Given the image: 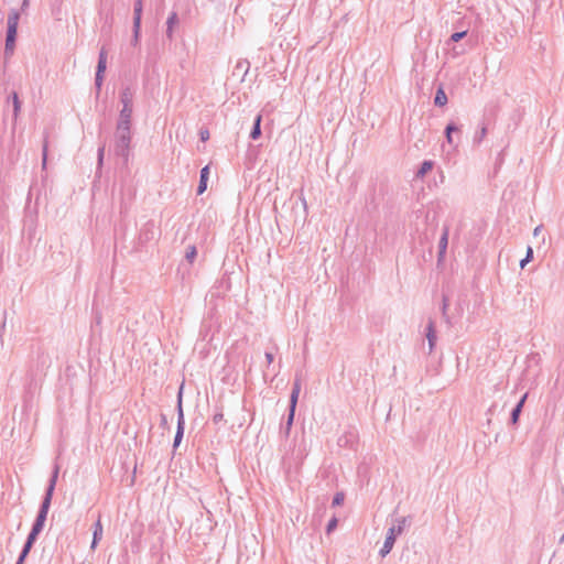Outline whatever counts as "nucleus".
<instances>
[{
    "label": "nucleus",
    "mask_w": 564,
    "mask_h": 564,
    "mask_svg": "<svg viewBox=\"0 0 564 564\" xmlns=\"http://www.w3.org/2000/svg\"><path fill=\"white\" fill-rule=\"evenodd\" d=\"M449 133L460 134V126L457 124L455 121H449L445 127L444 134H449Z\"/></svg>",
    "instance_id": "393cba45"
},
{
    "label": "nucleus",
    "mask_w": 564,
    "mask_h": 564,
    "mask_svg": "<svg viewBox=\"0 0 564 564\" xmlns=\"http://www.w3.org/2000/svg\"><path fill=\"white\" fill-rule=\"evenodd\" d=\"M161 423L165 425L167 423L165 415H161Z\"/></svg>",
    "instance_id": "49530a36"
},
{
    "label": "nucleus",
    "mask_w": 564,
    "mask_h": 564,
    "mask_svg": "<svg viewBox=\"0 0 564 564\" xmlns=\"http://www.w3.org/2000/svg\"><path fill=\"white\" fill-rule=\"evenodd\" d=\"M107 68V51L105 46H102L99 51L98 55V63L96 67V74H95V86L97 90L99 91L101 89L102 83H104V74Z\"/></svg>",
    "instance_id": "6e6552de"
},
{
    "label": "nucleus",
    "mask_w": 564,
    "mask_h": 564,
    "mask_svg": "<svg viewBox=\"0 0 564 564\" xmlns=\"http://www.w3.org/2000/svg\"><path fill=\"white\" fill-rule=\"evenodd\" d=\"M301 200H302L304 209H306L307 208V204H306L305 197L301 196Z\"/></svg>",
    "instance_id": "c03bdc74"
},
{
    "label": "nucleus",
    "mask_w": 564,
    "mask_h": 564,
    "mask_svg": "<svg viewBox=\"0 0 564 564\" xmlns=\"http://www.w3.org/2000/svg\"><path fill=\"white\" fill-rule=\"evenodd\" d=\"M487 134V128L485 126H482L478 131H476L474 138H473V143L475 145H479L481 143V141L484 140V138L486 137Z\"/></svg>",
    "instance_id": "b1692460"
},
{
    "label": "nucleus",
    "mask_w": 564,
    "mask_h": 564,
    "mask_svg": "<svg viewBox=\"0 0 564 564\" xmlns=\"http://www.w3.org/2000/svg\"><path fill=\"white\" fill-rule=\"evenodd\" d=\"M446 141L448 144L456 147L457 144L454 142V137L452 133L445 134Z\"/></svg>",
    "instance_id": "58836bf2"
},
{
    "label": "nucleus",
    "mask_w": 564,
    "mask_h": 564,
    "mask_svg": "<svg viewBox=\"0 0 564 564\" xmlns=\"http://www.w3.org/2000/svg\"><path fill=\"white\" fill-rule=\"evenodd\" d=\"M210 169L209 165H205L199 173V183L197 186V195H202L207 189L208 178Z\"/></svg>",
    "instance_id": "9d476101"
},
{
    "label": "nucleus",
    "mask_w": 564,
    "mask_h": 564,
    "mask_svg": "<svg viewBox=\"0 0 564 564\" xmlns=\"http://www.w3.org/2000/svg\"><path fill=\"white\" fill-rule=\"evenodd\" d=\"M196 256H197L196 247L194 245L188 246L187 249H186L185 259L189 263H192L194 261V259L196 258Z\"/></svg>",
    "instance_id": "bb28decb"
},
{
    "label": "nucleus",
    "mask_w": 564,
    "mask_h": 564,
    "mask_svg": "<svg viewBox=\"0 0 564 564\" xmlns=\"http://www.w3.org/2000/svg\"><path fill=\"white\" fill-rule=\"evenodd\" d=\"M104 155H105V145H101V147L98 148V151H97V165H98V167L102 166Z\"/></svg>",
    "instance_id": "72a5a7b5"
},
{
    "label": "nucleus",
    "mask_w": 564,
    "mask_h": 564,
    "mask_svg": "<svg viewBox=\"0 0 564 564\" xmlns=\"http://www.w3.org/2000/svg\"><path fill=\"white\" fill-rule=\"evenodd\" d=\"M143 12V0H135L133 4V23H141Z\"/></svg>",
    "instance_id": "6ab92c4d"
},
{
    "label": "nucleus",
    "mask_w": 564,
    "mask_h": 564,
    "mask_svg": "<svg viewBox=\"0 0 564 564\" xmlns=\"http://www.w3.org/2000/svg\"><path fill=\"white\" fill-rule=\"evenodd\" d=\"M337 524H338V520L337 518L334 516L327 523L326 525V533L327 534H330L336 528H337Z\"/></svg>",
    "instance_id": "2f4dec72"
},
{
    "label": "nucleus",
    "mask_w": 564,
    "mask_h": 564,
    "mask_svg": "<svg viewBox=\"0 0 564 564\" xmlns=\"http://www.w3.org/2000/svg\"><path fill=\"white\" fill-rule=\"evenodd\" d=\"M57 477H58V466H55V468L50 477L48 485L45 489L44 497L42 499V502L40 505V508H39V511H37V514L35 518V520L41 521L43 523H45L46 518H47V513H48V510L51 507L52 497H53V494L55 490Z\"/></svg>",
    "instance_id": "20e7f679"
},
{
    "label": "nucleus",
    "mask_w": 564,
    "mask_h": 564,
    "mask_svg": "<svg viewBox=\"0 0 564 564\" xmlns=\"http://www.w3.org/2000/svg\"><path fill=\"white\" fill-rule=\"evenodd\" d=\"M29 7V0H23L21 4V10L24 11Z\"/></svg>",
    "instance_id": "79ce46f5"
},
{
    "label": "nucleus",
    "mask_w": 564,
    "mask_h": 564,
    "mask_svg": "<svg viewBox=\"0 0 564 564\" xmlns=\"http://www.w3.org/2000/svg\"><path fill=\"white\" fill-rule=\"evenodd\" d=\"M141 23H133L131 44L137 46L140 42Z\"/></svg>",
    "instance_id": "4be33fe9"
},
{
    "label": "nucleus",
    "mask_w": 564,
    "mask_h": 564,
    "mask_svg": "<svg viewBox=\"0 0 564 564\" xmlns=\"http://www.w3.org/2000/svg\"><path fill=\"white\" fill-rule=\"evenodd\" d=\"M224 420V414L221 412L215 413L213 416V422L215 424L220 423Z\"/></svg>",
    "instance_id": "e433bc0d"
},
{
    "label": "nucleus",
    "mask_w": 564,
    "mask_h": 564,
    "mask_svg": "<svg viewBox=\"0 0 564 564\" xmlns=\"http://www.w3.org/2000/svg\"><path fill=\"white\" fill-rule=\"evenodd\" d=\"M447 95L442 86H440L434 96V105L437 107H443L447 104Z\"/></svg>",
    "instance_id": "dca6fc26"
},
{
    "label": "nucleus",
    "mask_w": 564,
    "mask_h": 564,
    "mask_svg": "<svg viewBox=\"0 0 564 564\" xmlns=\"http://www.w3.org/2000/svg\"><path fill=\"white\" fill-rule=\"evenodd\" d=\"M199 139L202 142H206L209 139V131L207 129H202L199 131Z\"/></svg>",
    "instance_id": "c9c22d12"
},
{
    "label": "nucleus",
    "mask_w": 564,
    "mask_h": 564,
    "mask_svg": "<svg viewBox=\"0 0 564 564\" xmlns=\"http://www.w3.org/2000/svg\"><path fill=\"white\" fill-rule=\"evenodd\" d=\"M131 122H120L117 121L116 131H115V141H113V151L115 154L123 160V163L127 164L130 156L131 149Z\"/></svg>",
    "instance_id": "f257e3e1"
},
{
    "label": "nucleus",
    "mask_w": 564,
    "mask_h": 564,
    "mask_svg": "<svg viewBox=\"0 0 564 564\" xmlns=\"http://www.w3.org/2000/svg\"><path fill=\"white\" fill-rule=\"evenodd\" d=\"M406 523H408V517H400V518H397L394 523L388 529L384 543L379 551V555L382 558L386 557L391 552L397 538L400 534H402Z\"/></svg>",
    "instance_id": "7ed1b4c3"
},
{
    "label": "nucleus",
    "mask_w": 564,
    "mask_h": 564,
    "mask_svg": "<svg viewBox=\"0 0 564 564\" xmlns=\"http://www.w3.org/2000/svg\"><path fill=\"white\" fill-rule=\"evenodd\" d=\"M50 361V357L44 352L37 355V362L41 364L42 367H47V362Z\"/></svg>",
    "instance_id": "f704fd0d"
},
{
    "label": "nucleus",
    "mask_w": 564,
    "mask_h": 564,
    "mask_svg": "<svg viewBox=\"0 0 564 564\" xmlns=\"http://www.w3.org/2000/svg\"><path fill=\"white\" fill-rule=\"evenodd\" d=\"M448 243V228H443L442 236L438 241V260L443 259Z\"/></svg>",
    "instance_id": "ddd939ff"
},
{
    "label": "nucleus",
    "mask_w": 564,
    "mask_h": 564,
    "mask_svg": "<svg viewBox=\"0 0 564 564\" xmlns=\"http://www.w3.org/2000/svg\"><path fill=\"white\" fill-rule=\"evenodd\" d=\"M540 230H541V226L535 227L534 231H533V235L538 236V234H540Z\"/></svg>",
    "instance_id": "a18cd8bd"
},
{
    "label": "nucleus",
    "mask_w": 564,
    "mask_h": 564,
    "mask_svg": "<svg viewBox=\"0 0 564 564\" xmlns=\"http://www.w3.org/2000/svg\"><path fill=\"white\" fill-rule=\"evenodd\" d=\"M434 166V162L430 160H425L421 163L419 170L415 173V177L422 178L424 177Z\"/></svg>",
    "instance_id": "f3484780"
},
{
    "label": "nucleus",
    "mask_w": 564,
    "mask_h": 564,
    "mask_svg": "<svg viewBox=\"0 0 564 564\" xmlns=\"http://www.w3.org/2000/svg\"><path fill=\"white\" fill-rule=\"evenodd\" d=\"M184 429H185V419H184V412L182 406V388L180 389L178 397H177V426H176V433L174 436L173 447L176 448L180 446L183 435H184Z\"/></svg>",
    "instance_id": "0eeeda50"
},
{
    "label": "nucleus",
    "mask_w": 564,
    "mask_h": 564,
    "mask_svg": "<svg viewBox=\"0 0 564 564\" xmlns=\"http://www.w3.org/2000/svg\"><path fill=\"white\" fill-rule=\"evenodd\" d=\"M261 121H262V116L257 115L253 120L251 131L249 133L250 139L258 140L261 137Z\"/></svg>",
    "instance_id": "4468645a"
},
{
    "label": "nucleus",
    "mask_w": 564,
    "mask_h": 564,
    "mask_svg": "<svg viewBox=\"0 0 564 564\" xmlns=\"http://www.w3.org/2000/svg\"><path fill=\"white\" fill-rule=\"evenodd\" d=\"M26 558L22 557V556H18V560L15 562V564H24Z\"/></svg>",
    "instance_id": "37998d69"
},
{
    "label": "nucleus",
    "mask_w": 564,
    "mask_h": 564,
    "mask_svg": "<svg viewBox=\"0 0 564 564\" xmlns=\"http://www.w3.org/2000/svg\"><path fill=\"white\" fill-rule=\"evenodd\" d=\"M426 338L429 341L430 352H431L436 343V330H435L434 322L432 319L429 321L427 326H426Z\"/></svg>",
    "instance_id": "9b49d317"
},
{
    "label": "nucleus",
    "mask_w": 564,
    "mask_h": 564,
    "mask_svg": "<svg viewBox=\"0 0 564 564\" xmlns=\"http://www.w3.org/2000/svg\"><path fill=\"white\" fill-rule=\"evenodd\" d=\"M527 399H528V393H524V394L520 398V400L517 402V404H520V405H521V408L523 409V406H524V404H525Z\"/></svg>",
    "instance_id": "ea45409f"
},
{
    "label": "nucleus",
    "mask_w": 564,
    "mask_h": 564,
    "mask_svg": "<svg viewBox=\"0 0 564 564\" xmlns=\"http://www.w3.org/2000/svg\"><path fill=\"white\" fill-rule=\"evenodd\" d=\"M560 543H564V532H563V535L560 539Z\"/></svg>",
    "instance_id": "de8ad7c7"
},
{
    "label": "nucleus",
    "mask_w": 564,
    "mask_h": 564,
    "mask_svg": "<svg viewBox=\"0 0 564 564\" xmlns=\"http://www.w3.org/2000/svg\"><path fill=\"white\" fill-rule=\"evenodd\" d=\"M47 151H48L47 137H45V139H44V143H43V147H42V167H43V169H45V167H46V163H47Z\"/></svg>",
    "instance_id": "cd10ccee"
},
{
    "label": "nucleus",
    "mask_w": 564,
    "mask_h": 564,
    "mask_svg": "<svg viewBox=\"0 0 564 564\" xmlns=\"http://www.w3.org/2000/svg\"><path fill=\"white\" fill-rule=\"evenodd\" d=\"M468 31H460V32H454L451 37H449V41L451 42H459L462 41L466 35H467Z\"/></svg>",
    "instance_id": "7c9ffc66"
},
{
    "label": "nucleus",
    "mask_w": 564,
    "mask_h": 564,
    "mask_svg": "<svg viewBox=\"0 0 564 564\" xmlns=\"http://www.w3.org/2000/svg\"><path fill=\"white\" fill-rule=\"evenodd\" d=\"M159 235L160 229L156 228L155 223L153 220H148L140 229L137 243L140 248H143L150 241L155 240Z\"/></svg>",
    "instance_id": "39448f33"
},
{
    "label": "nucleus",
    "mask_w": 564,
    "mask_h": 564,
    "mask_svg": "<svg viewBox=\"0 0 564 564\" xmlns=\"http://www.w3.org/2000/svg\"><path fill=\"white\" fill-rule=\"evenodd\" d=\"M533 259V249L528 247L525 257L520 261V268L523 269Z\"/></svg>",
    "instance_id": "c85d7f7f"
},
{
    "label": "nucleus",
    "mask_w": 564,
    "mask_h": 564,
    "mask_svg": "<svg viewBox=\"0 0 564 564\" xmlns=\"http://www.w3.org/2000/svg\"><path fill=\"white\" fill-rule=\"evenodd\" d=\"M264 356H265V359L268 361V365H271L273 362V360H274L273 354L269 352V351H265Z\"/></svg>",
    "instance_id": "4c0bfd02"
},
{
    "label": "nucleus",
    "mask_w": 564,
    "mask_h": 564,
    "mask_svg": "<svg viewBox=\"0 0 564 564\" xmlns=\"http://www.w3.org/2000/svg\"><path fill=\"white\" fill-rule=\"evenodd\" d=\"M344 499H345L344 492H336L335 496L333 497L332 505L334 507L340 506V505H343Z\"/></svg>",
    "instance_id": "473e14b6"
},
{
    "label": "nucleus",
    "mask_w": 564,
    "mask_h": 564,
    "mask_svg": "<svg viewBox=\"0 0 564 564\" xmlns=\"http://www.w3.org/2000/svg\"><path fill=\"white\" fill-rule=\"evenodd\" d=\"M35 541H36V538L28 534L26 540L22 546V550H21L19 556L26 558L28 555L30 554Z\"/></svg>",
    "instance_id": "a211bd4d"
},
{
    "label": "nucleus",
    "mask_w": 564,
    "mask_h": 564,
    "mask_svg": "<svg viewBox=\"0 0 564 564\" xmlns=\"http://www.w3.org/2000/svg\"><path fill=\"white\" fill-rule=\"evenodd\" d=\"M102 536V525L100 520L98 519L94 524V532H93V541H91V549H95Z\"/></svg>",
    "instance_id": "2eb2a0df"
},
{
    "label": "nucleus",
    "mask_w": 564,
    "mask_h": 564,
    "mask_svg": "<svg viewBox=\"0 0 564 564\" xmlns=\"http://www.w3.org/2000/svg\"><path fill=\"white\" fill-rule=\"evenodd\" d=\"M44 524L45 523L41 521L34 520L31 531L29 532V535L37 539L39 534L43 531Z\"/></svg>",
    "instance_id": "5701e85b"
},
{
    "label": "nucleus",
    "mask_w": 564,
    "mask_h": 564,
    "mask_svg": "<svg viewBox=\"0 0 564 564\" xmlns=\"http://www.w3.org/2000/svg\"><path fill=\"white\" fill-rule=\"evenodd\" d=\"M300 392H301V377L299 373H296L294 382H293L291 395H290L289 411H294V412L296 411Z\"/></svg>",
    "instance_id": "1a4fd4ad"
},
{
    "label": "nucleus",
    "mask_w": 564,
    "mask_h": 564,
    "mask_svg": "<svg viewBox=\"0 0 564 564\" xmlns=\"http://www.w3.org/2000/svg\"><path fill=\"white\" fill-rule=\"evenodd\" d=\"M120 101L122 104V109L120 110L118 121L129 123L131 122L132 117V93L129 87L121 90Z\"/></svg>",
    "instance_id": "423d86ee"
},
{
    "label": "nucleus",
    "mask_w": 564,
    "mask_h": 564,
    "mask_svg": "<svg viewBox=\"0 0 564 564\" xmlns=\"http://www.w3.org/2000/svg\"><path fill=\"white\" fill-rule=\"evenodd\" d=\"M295 412L288 411V417L284 424L281 425L280 434L285 438L289 437L293 422H294Z\"/></svg>",
    "instance_id": "f8f14e48"
},
{
    "label": "nucleus",
    "mask_w": 564,
    "mask_h": 564,
    "mask_svg": "<svg viewBox=\"0 0 564 564\" xmlns=\"http://www.w3.org/2000/svg\"><path fill=\"white\" fill-rule=\"evenodd\" d=\"M173 31L174 29H169V26H166L165 35L170 41L173 40Z\"/></svg>",
    "instance_id": "a19ab883"
},
{
    "label": "nucleus",
    "mask_w": 564,
    "mask_h": 564,
    "mask_svg": "<svg viewBox=\"0 0 564 564\" xmlns=\"http://www.w3.org/2000/svg\"><path fill=\"white\" fill-rule=\"evenodd\" d=\"M447 308H448V299L446 295H443V305H442V315L447 324H451L449 317L447 315Z\"/></svg>",
    "instance_id": "c756f323"
},
{
    "label": "nucleus",
    "mask_w": 564,
    "mask_h": 564,
    "mask_svg": "<svg viewBox=\"0 0 564 564\" xmlns=\"http://www.w3.org/2000/svg\"><path fill=\"white\" fill-rule=\"evenodd\" d=\"M178 24V15H177V12L175 11H172L169 17H167V20H166V26H169V29H174L175 25Z\"/></svg>",
    "instance_id": "a878e982"
},
{
    "label": "nucleus",
    "mask_w": 564,
    "mask_h": 564,
    "mask_svg": "<svg viewBox=\"0 0 564 564\" xmlns=\"http://www.w3.org/2000/svg\"><path fill=\"white\" fill-rule=\"evenodd\" d=\"M9 100L12 101V106H13V117L14 119H17L20 115V111H21V101L19 99V96L15 91H13L10 96H9Z\"/></svg>",
    "instance_id": "412c9836"
},
{
    "label": "nucleus",
    "mask_w": 564,
    "mask_h": 564,
    "mask_svg": "<svg viewBox=\"0 0 564 564\" xmlns=\"http://www.w3.org/2000/svg\"><path fill=\"white\" fill-rule=\"evenodd\" d=\"M522 408L520 404H516L510 413L509 424L512 426H517L520 420V415L522 413Z\"/></svg>",
    "instance_id": "aec40b11"
},
{
    "label": "nucleus",
    "mask_w": 564,
    "mask_h": 564,
    "mask_svg": "<svg viewBox=\"0 0 564 564\" xmlns=\"http://www.w3.org/2000/svg\"><path fill=\"white\" fill-rule=\"evenodd\" d=\"M19 20H20V12L15 9H12L8 15V26H7L6 44H4V57L6 58H10L13 55L17 35H18Z\"/></svg>",
    "instance_id": "f03ea898"
}]
</instances>
